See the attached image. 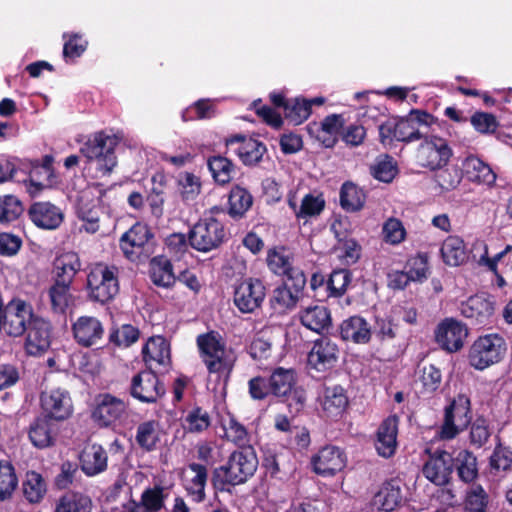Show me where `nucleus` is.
Returning a JSON list of instances; mask_svg holds the SVG:
<instances>
[{"instance_id": "obj_1", "label": "nucleus", "mask_w": 512, "mask_h": 512, "mask_svg": "<svg viewBox=\"0 0 512 512\" xmlns=\"http://www.w3.org/2000/svg\"><path fill=\"white\" fill-rule=\"evenodd\" d=\"M259 461L252 446L233 451L224 465L212 470L211 484L217 492L246 483L256 472Z\"/></svg>"}, {"instance_id": "obj_2", "label": "nucleus", "mask_w": 512, "mask_h": 512, "mask_svg": "<svg viewBox=\"0 0 512 512\" xmlns=\"http://www.w3.org/2000/svg\"><path fill=\"white\" fill-rule=\"evenodd\" d=\"M437 118L425 110L412 109L405 117H393L378 125L379 141L391 145L394 141L411 143L423 139L426 135L421 126L430 127Z\"/></svg>"}, {"instance_id": "obj_3", "label": "nucleus", "mask_w": 512, "mask_h": 512, "mask_svg": "<svg viewBox=\"0 0 512 512\" xmlns=\"http://www.w3.org/2000/svg\"><path fill=\"white\" fill-rule=\"evenodd\" d=\"M85 290L91 302L101 305L111 302L120 290L118 267L104 262L90 265Z\"/></svg>"}, {"instance_id": "obj_4", "label": "nucleus", "mask_w": 512, "mask_h": 512, "mask_svg": "<svg viewBox=\"0 0 512 512\" xmlns=\"http://www.w3.org/2000/svg\"><path fill=\"white\" fill-rule=\"evenodd\" d=\"M119 248L128 261L144 263L155 253V234L148 224L137 221L121 235Z\"/></svg>"}, {"instance_id": "obj_5", "label": "nucleus", "mask_w": 512, "mask_h": 512, "mask_svg": "<svg viewBox=\"0 0 512 512\" xmlns=\"http://www.w3.org/2000/svg\"><path fill=\"white\" fill-rule=\"evenodd\" d=\"M118 138L109 135L105 131L92 134L80 148V152L89 160L96 161V170L102 176H108L117 165L115 148L118 146Z\"/></svg>"}, {"instance_id": "obj_6", "label": "nucleus", "mask_w": 512, "mask_h": 512, "mask_svg": "<svg viewBox=\"0 0 512 512\" xmlns=\"http://www.w3.org/2000/svg\"><path fill=\"white\" fill-rule=\"evenodd\" d=\"M196 344L202 362L209 373L231 371L233 363L226 357V343L218 331L210 330L196 337Z\"/></svg>"}, {"instance_id": "obj_7", "label": "nucleus", "mask_w": 512, "mask_h": 512, "mask_svg": "<svg viewBox=\"0 0 512 512\" xmlns=\"http://www.w3.org/2000/svg\"><path fill=\"white\" fill-rule=\"evenodd\" d=\"M225 240V227L213 216L200 218L188 232L190 246L203 253L219 248Z\"/></svg>"}, {"instance_id": "obj_8", "label": "nucleus", "mask_w": 512, "mask_h": 512, "mask_svg": "<svg viewBox=\"0 0 512 512\" xmlns=\"http://www.w3.org/2000/svg\"><path fill=\"white\" fill-rule=\"evenodd\" d=\"M506 344L498 334L478 337L471 345L468 353L469 364L477 370H484L498 363L504 356Z\"/></svg>"}, {"instance_id": "obj_9", "label": "nucleus", "mask_w": 512, "mask_h": 512, "mask_svg": "<svg viewBox=\"0 0 512 512\" xmlns=\"http://www.w3.org/2000/svg\"><path fill=\"white\" fill-rule=\"evenodd\" d=\"M471 401L465 394H458L444 410V421L440 435L442 439H453L471 422Z\"/></svg>"}, {"instance_id": "obj_10", "label": "nucleus", "mask_w": 512, "mask_h": 512, "mask_svg": "<svg viewBox=\"0 0 512 512\" xmlns=\"http://www.w3.org/2000/svg\"><path fill=\"white\" fill-rule=\"evenodd\" d=\"M129 402L109 392L99 393L94 398L92 419L100 427H111L127 417Z\"/></svg>"}, {"instance_id": "obj_11", "label": "nucleus", "mask_w": 512, "mask_h": 512, "mask_svg": "<svg viewBox=\"0 0 512 512\" xmlns=\"http://www.w3.org/2000/svg\"><path fill=\"white\" fill-rule=\"evenodd\" d=\"M36 316L37 314H35L34 308L29 302L19 297H13L7 303L5 325L1 332L14 338L23 336L28 325Z\"/></svg>"}, {"instance_id": "obj_12", "label": "nucleus", "mask_w": 512, "mask_h": 512, "mask_svg": "<svg viewBox=\"0 0 512 512\" xmlns=\"http://www.w3.org/2000/svg\"><path fill=\"white\" fill-rule=\"evenodd\" d=\"M451 156L452 149L447 140L438 136H425L424 141L417 149L416 155L418 163L430 170L443 168L447 165Z\"/></svg>"}, {"instance_id": "obj_13", "label": "nucleus", "mask_w": 512, "mask_h": 512, "mask_svg": "<svg viewBox=\"0 0 512 512\" xmlns=\"http://www.w3.org/2000/svg\"><path fill=\"white\" fill-rule=\"evenodd\" d=\"M165 393V385L155 371H140L131 379L129 394L139 402L156 403Z\"/></svg>"}, {"instance_id": "obj_14", "label": "nucleus", "mask_w": 512, "mask_h": 512, "mask_svg": "<svg viewBox=\"0 0 512 512\" xmlns=\"http://www.w3.org/2000/svg\"><path fill=\"white\" fill-rule=\"evenodd\" d=\"M339 357L338 344L328 336H321L312 342L307 355V365L317 372H327L337 366Z\"/></svg>"}, {"instance_id": "obj_15", "label": "nucleus", "mask_w": 512, "mask_h": 512, "mask_svg": "<svg viewBox=\"0 0 512 512\" xmlns=\"http://www.w3.org/2000/svg\"><path fill=\"white\" fill-rule=\"evenodd\" d=\"M24 350L27 355L40 357L51 347L53 326L51 322L37 315L25 332Z\"/></svg>"}, {"instance_id": "obj_16", "label": "nucleus", "mask_w": 512, "mask_h": 512, "mask_svg": "<svg viewBox=\"0 0 512 512\" xmlns=\"http://www.w3.org/2000/svg\"><path fill=\"white\" fill-rule=\"evenodd\" d=\"M40 407L43 416L54 422H63L73 414V402L66 389L55 388L43 391L40 395Z\"/></svg>"}, {"instance_id": "obj_17", "label": "nucleus", "mask_w": 512, "mask_h": 512, "mask_svg": "<svg viewBox=\"0 0 512 512\" xmlns=\"http://www.w3.org/2000/svg\"><path fill=\"white\" fill-rule=\"evenodd\" d=\"M266 297V286L259 278L244 279L234 291L233 301L241 313H253Z\"/></svg>"}, {"instance_id": "obj_18", "label": "nucleus", "mask_w": 512, "mask_h": 512, "mask_svg": "<svg viewBox=\"0 0 512 512\" xmlns=\"http://www.w3.org/2000/svg\"><path fill=\"white\" fill-rule=\"evenodd\" d=\"M495 300L492 295L478 293L462 302L461 314L473 325L486 326L492 324L495 314Z\"/></svg>"}, {"instance_id": "obj_19", "label": "nucleus", "mask_w": 512, "mask_h": 512, "mask_svg": "<svg viewBox=\"0 0 512 512\" xmlns=\"http://www.w3.org/2000/svg\"><path fill=\"white\" fill-rule=\"evenodd\" d=\"M143 361L149 371L168 372L172 365L170 343L163 336H153L142 348Z\"/></svg>"}, {"instance_id": "obj_20", "label": "nucleus", "mask_w": 512, "mask_h": 512, "mask_svg": "<svg viewBox=\"0 0 512 512\" xmlns=\"http://www.w3.org/2000/svg\"><path fill=\"white\" fill-rule=\"evenodd\" d=\"M468 335L465 324L454 318H445L435 329V341L439 347L449 353L459 351Z\"/></svg>"}, {"instance_id": "obj_21", "label": "nucleus", "mask_w": 512, "mask_h": 512, "mask_svg": "<svg viewBox=\"0 0 512 512\" xmlns=\"http://www.w3.org/2000/svg\"><path fill=\"white\" fill-rule=\"evenodd\" d=\"M313 471L323 477H331L341 472L347 465L344 450L334 445L322 447L311 458Z\"/></svg>"}, {"instance_id": "obj_22", "label": "nucleus", "mask_w": 512, "mask_h": 512, "mask_svg": "<svg viewBox=\"0 0 512 512\" xmlns=\"http://www.w3.org/2000/svg\"><path fill=\"white\" fill-rule=\"evenodd\" d=\"M454 469V458L441 449L430 455L422 468L423 475L432 483L442 486L449 483Z\"/></svg>"}, {"instance_id": "obj_23", "label": "nucleus", "mask_w": 512, "mask_h": 512, "mask_svg": "<svg viewBox=\"0 0 512 512\" xmlns=\"http://www.w3.org/2000/svg\"><path fill=\"white\" fill-rule=\"evenodd\" d=\"M225 144L227 147L238 144L234 153L245 166H256L267 152V147L263 142L242 134L231 135L225 140Z\"/></svg>"}, {"instance_id": "obj_24", "label": "nucleus", "mask_w": 512, "mask_h": 512, "mask_svg": "<svg viewBox=\"0 0 512 512\" xmlns=\"http://www.w3.org/2000/svg\"><path fill=\"white\" fill-rule=\"evenodd\" d=\"M262 468L271 478L283 479L295 470L294 457L289 451L265 448L262 450Z\"/></svg>"}, {"instance_id": "obj_25", "label": "nucleus", "mask_w": 512, "mask_h": 512, "mask_svg": "<svg viewBox=\"0 0 512 512\" xmlns=\"http://www.w3.org/2000/svg\"><path fill=\"white\" fill-rule=\"evenodd\" d=\"M27 215L36 227L43 230H56L64 221L62 210L51 202L32 203L27 210Z\"/></svg>"}, {"instance_id": "obj_26", "label": "nucleus", "mask_w": 512, "mask_h": 512, "mask_svg": "<svg viewBox=\"0 0 512 512\" xmlns=\"http://www.w3.org/2000/svg\"><path fill=\"white\" fill-rule=\"evenodd\" d=\"M72 333L76 343L85 348L97 345L104 335L101 321L93 316H80L72 324Z\"/></svg>"}, {"instance_id": "obj_27", "label": "nucleus", "mask_w": 512, "mask_h": 512, "mask_svg": "<svg viewBox=\"0 0 512 512\" xmlns=\"http://www.w3.org/2000/svg\"><path fill=\"white\" fill-rule=\"evenodd\" d=\"M399 417L395 414L386 417L376 432L375 449L384 458H390L396 453Z\"/></svg>"}, {"instance_id": "obj_28", "label": "nucleus", "mask_w": 512, "mask_h": 512, "mask_svg": "<svg viewBox=\"0 0 512 512\" xmlns=\"http://www.w3.org/2000/svg\"><path fill=\"white\" fill-rule=\"evenodd\" d=\"M298 318L306 329L321 335L332 327L331 311L324 305L307 306L299 311Z\"/></svg>"}, {"instance_id": "obj_29", "label": "nucleus", "mask_w": 512, "mask_h": 512, "mask_svg": "<svg viewBox=\"0 0 512 512\" xmlns=\"http://www.w3.org/2000/svg\"><path fill=\"white\" fill-rule=\"evenodd\" d=\"M81 266L79 255L76 252L61 253L52 263L53 282L73 285Z\"/></svg>"}, {"instance_id": "obj_30", "label": "nucleus", "mask_w": 512, "mask_h": 512, "mask_svg": "<svg viewBox=\"0 0 512 512\" xmlns=\"http://www.w3.org/2000/svg\"><path fill=\"white\" fill-rule=\"evenodd\" d=\"M339 336L343 341L367 344L371 340L372 330L365 318L360 315H353L341 322Z\"/></svg>"}, {"instance_id": "obj_31", "label": "nucleus", "mask_w": 512, "mask_h": 512, "mask_svg": "<svg viewBox=\"0 0 512 512\" xmlns=\"http://www.w3.org/2000/svg\"><path fill=\"white\" fill-rule=\"evenodd\" d=\"M57 433L58 428L54 421L40 415L31 422L28 437L33 446L43 449L55 444Z\"/></svg>"}, {"instance_id": "obj_32", "label": "nucleus", "mask_w": 512, "mask_h": 512, "mask_svg": "<svg viewBox=\"0 0 512 512\" xmlns=\"http://www.w3.org/2000/svg\"><path fill=\"white\" fill-rule=\"evenodd\" d=\"M187 468L193 476L185 481L184 489L193 502L202 503L207 498L205 491L209 477L207 466L192 462L187 465Z\"/></svg>"}, {"instance_id": "obj_33", "label": "nucleus", "mask_w": 512, "mask_h": 512, "mask_svg": "<svg viewBox=\"0 0 512 512\" xmlns=\"http://www.w3.org/2000/svg\"><path fill=\"white\" fill-rule=\"evenodd\" d=\"M81 470L86 476L93 477L107 469L108 455L99 444H92L84 448L80 455Z\"/></svg>"}, {"instance_id": "obj_34", "label": "nucleus", "mask_w": 512, "mask_h": 512, "mask_svg": "<svg viewBox=\"0 0 512 512\" xmlns=\"http://www.w3.org/2000/svg\"><path fill=\"white\" fill-rule=\"evenodd\" d=\"M462 173L470 182L491 186L496 181L492 168L474 155L466 157L462 162Z\"/></svg>"}, {"instance_id": "obj_35", "label": "nucleus", "mask_w": 512, "mask_h": 512, "mask_svg": "<svg viewBox=\"0 0 512 512\" xmlns=\"http://www.w3.org/2000/svg\"><path fill=\"white\" fill-rule=\"evenodd\" d=\"M21 490L28 503L39 504L47 494L48 484L41 473L29 470L22 480Z\"/></svg>"}, {"instance_id": "obj_36", "label": "nucleus", "mask_w": 512, "mask_h": 512, "mask_svg": "<svg viewBox=\"0 0 512 512\" xmlns=\"http://www.w3.org/2000/svg\"><path fill=\"white\" fill-rule=\"evenodd\" d=\"M150 278L154 285L169 288L176 282L173 265L165 255L150 258Z\"/></svg>"}, {"instance_id": "obj_37", "label": "nucleus", "mask_w": 512, "mask_h": 512, "mask_svg": "<svg viewBox=\"0 0 512 512\" xmlns=\"http://www.w3.org/2000/svg\"><path fill=\"white\" fill-rule=\"evenodd\" d=\"M302 298L303 296L288 287V283H282L273 289L269 303L276 313L285 314L294 310Z\"/></svg>"}, {"instance_id": "obj_38", "label": "nucleus", "mask_w": 512, "mask_h": 512, "mask_svg": "<svg viewBox=\"0 0 512 512\" xmlns=\"http://www.w3.org/2000/svg\"><path fill=\"white\" fill-rule=\"evenodd\" d=\"M252 194L240 185H234L228 195V215L234 220L242 219L253 205Z\"/></svg>"}, {"instance_id": "obj_39", "label": "nucleus", "mask_w": 512, "mask_h": 512, "mask_svg": "<svg viewBox=\"0 0 512 512\" xmlns=\"http://www.w3.org/2000/svg\"><path fill=\"white\" fill-rule=\"evenodd\" d=\"M348 396L341 385L326 386L323 392L322 407L327 416L342 415L348 406Z\"/></svg>"}, {"instance_id": "obj_40", "label": "nucleus", "mask_w": 512, "mask_h": 512, "mask_svg": "<svg viewBox=\"0 0 512 512\" xmlns=\"http://www.w3.org/2000/svg\"><path fill=\"white\" fill-rule=\"evenodd\" d=\"M54 158L52 155H44L41 160H33L29 172L31 186L37 191L44 189L51 184L54 175Z\"/></svg>"}, {"instance_id": "obj_41", "label": "nucleus", "mask_w": 512, "mask_h": 512, "mask_svg": "<svg viewBox=\"0 0 512 512\" xmlns=\"http://www.w3.org/2000/svg\"><path fill=\"white\" fill-rule=\"evenodd\" d=\"M269 379L272 395L277 398L289 395L291 390L297 386V375L294 369L277 367L272 371Z\"/></svg>"}, {"instance_id": "obj_42", "label": "nucleus", "mask_w": 512, "mask_h": 512, "mask_svg": "<svg viewBox=\"0 0 512 512\" xmlns=\"http://www.w3.org/2000/svg\"><path fill=\"white\" fill-rule=\"evenodd\" d=\"M72 285L53 282L47 290L50 309L54 314L65 315L73 304Z\"/></svg>"}, {"instance_id": "obj_43", "label": "nucleus", "mask_w": 512, "mask_h": 512, "mask_svg": "<svg viewBox=\"0 0 512 512\" xmlns=\"http://www.w3.org/2000/svg\"><path fill=\"white\" fill-rule=\"evenodd\" d=\"M207 167L217 185L225 186L233 179L235 164L227 157L221 155L210 156Z\"/></svg>"}, {"instance_id": "obj_44", "label": "nucleus", "mask_w": 512, "mask_h": 512, "mask_svg": "<svg viewBox=\"0 0 512 512\" xmlns=\"http://www.w3.org/2000/svg\"><path fill=\"white\" fill-rule=\"evenodd\" d=\"M440 251L443 261L449 266H459L467 259L465 243L463 239L458 236L447 237Z\"/></svg>"}, {"instance_id": "obj_45", "label": "nucleus", "mask_w": 512, "mask_h": 512, "mask_svg": "<svg viewBox=\"0 0 512 512\" xmlns=\"http://www.w3.org/2000/svg\"><path fill=\"white\" fill-rule=\"evenodd\" d=\"M158 428L159 423L155 420H147L137 426L135 441L142 450L152 452L157 449L160 442Z\"/></svg>"}, {"instance_id": "obj_46", "label": "nucleus", "mask_w": 512, "mask_h": 512, "mask_svg": "<svg viewBox=\"0 0 512 512\" xmlns=\"http://www.w3.org/2000/svg\"><path fill=\"white\" fill-rule=\"evenodd\" d=\"M266 260L270 271L281 277L295 266L293 255L284 246L270 249Z\"/></svg>"}, {"instance_id": "obj_47", "label": "nucleus", "mask_w": 512, "mask_h": 512, "mask_svg": "<svg viewBox=\"0 0 512 512\" xmlns=\"http://www.w3.org/2000/svg\"><path fill=\"white\" fill-rule=\"evenodd\" d=\"M365 194L352 182H345L340 189V205L347 212L360 211L365 204Z\"/></svg>"}, {"instance_id": "obj_48", "label": "nucleus", "mask_w": 512, "mask_h": 512, "mask_svg": "<svg viewBox=\"0 0 512 512\" xmlns=\"http://www.w3.org/2000/svg\"><path fill=\"white\" fill-rule=\"evenodd\" d=\"M89 496L79 492H67L60 497L55 512H91Z\"/></svg>"}, {"instance_id": "obj_49", "label": "nucleus", "mask_w": 512, "mask_h": 512, "mask_svg": "<svg viewBox=\"0 0 512 512\" xmlns=\"http://www.w3.org/2000/svg\"><path fill=\"white\" fill-rule=\"evenodd\" d=\"M454 467L459 479L464 483H472L478 477L477 458L468 450H462L458 453L454 459Z\"/></svg>"}, {"instance_id": "obj_50", "label": "nucleus", "mask_w": 512, "mask_h": 512, "mask_svg": "<svg viewBox=\"0 0 512 512\" xmlns=\"http://www.w3.org/2000/svg\"><path fill=\"white\" fill-rule=\"evenodd\" d=\"M15 467L10 461L0 460V502L10 500L18 486Z\"/></svg>"}, {"instance_id": "obj_51", "label": "nucleus", "mask_w": 512, "mask_h": 512, "mask_svg": "<svg viewBox=\"0 0 512 512\" xmlns=\"http://www.w3.org/2000/svg\"><path fill=\"white\" fill-rule=\"evenodd\" d=\"M402 494L398 486L390 482L385 483L374 496V504L379 510L391 512L401 503Z\"/></svg>"}, {"instance_id": "obj_52", "label": "nucleus", "mask_w": 512, "mask_h": 512, "mask_svg": "<svg viewBox=\"0 0 512 512\" xmlns=\"http://www.w3.org/2000/svg\"><path fill=\"white\" fill-rule=\"evenodd\" d=\"M24 207L21 200L12 194L0 196V224L9 225L18 220L23 214Z\"/></svg>"}, {"instance_id": "obj_53", "label": "nucleus", "mask_w": 512, "mask_h": 512, "mask_svg": "<svg viewBox=\"0 0 512 512\" xmlns=\"http://www.w3.org/2000/svg\"><path fill=\"white\" fill-rule=\"evenodd\" d=\"M211 425L208 411L200 406L193 407L184 418V429L189 433H202Z\"/></svg>"}, {"instance_id": "obj_54", "label": "nucleus", "mask_w": 512, "mask_h": 512, "mask_svg": "<svg viewBox=\"0 0 512 512\" xmlns=\"http://www.w3.org/2000/svg\"><path fill=\"white\" fill-rule=\"evenodd\" d=\"M469 439L472 446L483 447L492 435L490 421L483 415L477 416L470 422Z\"/></svg>"}, {"instance_id": "obj_55", "label": "nucleus", "mask_w": 512, "mask_h": 512, "mask_svg": "<svg viewBox=\"0 0 512 512\" xmlns=\"http://www.w3.org/2000/svg\"><path fill=\"white\" fill-rule=\"evenodd\" d=\"M310 115V106L304 97L289 99L287 106H285L284 117L293 125L302 124Z\"/></svg>"}, {"instance_id": "obj_56", "label": "nucleus", "mask_w": 512, "mask_h": 512, "mask_svg": "<svg viewBox=\"0 0 512 512\" xmlns=\"http://www.w3.org/2000/svg\"><path fill=\"white\" fill-rule=\"evenodd\" d=\"M489 496L480 484H473L467 491L464 500L465 512H486Z\"/></svg>"}, {"instance_id": "obj_57", "label": "nucleus", "mask_w": 512, "mask_h": 512, "mask_svg": "<svg viewBox=\"0 0 512 512\" xmlns=\"http://www.w3.org/2000/svg\"><path fill=\"white\" fill-rule=\"evenodd\" d=\"M177 183L184 202L194 201L201 193L202 183L200 177L191 172L181 173Z\"/></svg>"}, {"instance_id": "obj_58", "label": "nucleus", "mask_w": 512, "mask_h": 512, "mask_svg": "<svg viewBox=\"0 0 512 512\" xmlns=\"http://www.w3.org/2000/svg\"><path fill=\"white\" fill-rule=\"evenodd\" d=\"M419 381L422 386L421 393L433 394L442 382V373L434 364L424 365L419 368Z\"/></svg>"}, {"instance_id": "obj_59", "label": "nucleus", "mask_w": 512, "mask_h": 512, "mask_svg": "<svg viewBox=\"0 0 512 512\" xmlns=\"http://www.w3.org/2000/svg\"><path fill=\"white\" fill-rule=\"evenodd\" d=\"M63 57L66 62L79 58L87 49L88 41L79 33H64Z\"/></svg>"}, {"instance_id": "obj_60", "label": "nucleus", "mask_w": 512, "mask_h": 512, "mask_svg": "<svg viewBox=\"0 0 512 512\" xmlns=\"http://www.w3.org/2000/svg\"><path fill=\"white\" fill-rule=\"evenodd\" d=\"M352 273L348 269H335L327 280V290L331 297H341L351 283Z\"/></svg>"}, {"instance_id": "obj_61", "label": "nucleus", "mask_w": 512, "mask_h": 512, "mask_svg": "<svg viewBox=\"0 0 512 512\" xmlns=\"http://www.w3.org/2000/svg\"><path fill=\"white\" fill-rule=\"evenodd\" d=\"M428 254L418 252L407 259L405 268L414 282H422L427 279L429 273Z\"/></svg>"}, {"instance_id": "obj_62", "label": "nucleus", "mask_w": 512, "mask_h": 512, "mask_svg": "<svg viewBox=\"0 0 512 512\" xmlns=\"http://www.w3.org/2000/svg\"><path fill=\"white\" fill-rule=\"evenodd\" d=\"M166 495L164 488L160 485L146 488L142 494L140 503L149 512H159L165 506Z\"/></svg>"}, {"instance_id": "obj_63", "label": "nucleus", "mask_w": 512, "mask_h": 512, "mask_svg": "<svg viewBox=\"0 0 512 512\" xmlns=\"http://www.w3.org/2000/svg\"><path fill=\"white\" fill-rule=\"evenodd\" d=\"M336 249L340 252L339 257L348 265L357 263L361 257L362 247L354 238H340Z\"/></svg>"}, {"instance_id": "obj_64", "label": "nucleus", "mask_w": 512, "mask_h": 512, "mask_svg": "<svg viewBox=\"0 0 512 512\" xmlns=\"http://www.w3.org/2000/svg\"><path fill=\"white\" fill-rule=\"evenodd\" d=\"M397 172V166L393 162V158L389 155H385L384 159L377 161L370 167L371 175L378 181L384 183L392 182Z\"/></svg>"}]
</instances>
